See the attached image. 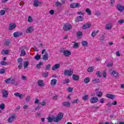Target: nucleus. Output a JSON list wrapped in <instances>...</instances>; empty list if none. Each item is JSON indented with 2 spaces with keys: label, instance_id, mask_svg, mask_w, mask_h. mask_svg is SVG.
I'll return each instance as SVG.
<instances>
[{
  "label": "nucleus",
  "instance_id": "obj_1",
  "mask_svg": "<svg viewBox=\"0 0 124 124\" xmlns=\"http://www.w3.org/2000/svg\"><path fill=\"white\" fill-rule=\"evenodd\" d=\"M54 117V123H59L60 121H62V118H63V113L60 112L57 114L56 116Z\"/></svg>",
  "mask_w": 124,
  "mask_h": 124
},
{
  "label": "nucleus",
  "instance_id": "obj_2",
  "mask_svg": "<svg viewBox=\"0 0 124 124\" xmlns=\"http://www.w3.org/2000/svg\"><path fill=\"white\" fill-rule=\"evenodd\" d=\"M60 52L61 53H63V56L64 57H69L70 55H71V51L69 50H65L64 48H62Z\"/></svg>",
  "mask_w": 124,
  "mask_h": 124
},
{
  "label": "nucleus",
  "instance_id": "obj_3",
  "mask_svg": "<svg viewBox=\"0 0 124 124\" xmlns=\"http://www.w3.org/2000/svg\"><path fill=\"white\" fill-rule=\"evenodd\" d=\"M63 29L65 31H68L72 30V25L69 23H65L63 26Z\"/></svg>",
  "mask_w": 124,
  "mask_h": 124
},
{
  "label": "nucleus",
  "instance_id": "obj_4",
  "mask_svg": "<svg viewBox=\"0 0 124 124\" xmlns=\"http://www.w3.org/2000/svg\"><path fill=\"white\" fill-rule=\"evenodd\" d=\"M64 74L65 76H71L73 74V70L72 69L65 70L64 71Z\"/></svg>",
  "mask_w": 124,
  "mask_h": 124
},
{
  "label": "nucleus",
  "instance_id": "obj_5",
  "mask_svg": "<svg viewBox=\"0 0 124 124\" xmlns=\"http://www.w3.org/2000/svg\"><path fill=\"white\" fill-rule=\"evenodd\" d=\"M16 115L12 114L9 117L7 121L8 123H12L16 119Z\"/></svg>",
  "mask_w": 124,
  "mask_h": 124
},
{
  "label": "nucleus",
  "instance_id": "obj_6",
  "mask_svg": "<svg viewBox=\"0 0 124 124\" xmlns=\"http://www.w3.org/2000/svg\"><path fill=\"white\" fill-rule=\"evenodd\" d=\"M46 52V49H43L42 51V55L45 53V54L43 56V60H44V61H47V60H48V53Z\"/></svg>",
  "mask_w": 124,
  "mask_h": 124
},
{
  "label": "nucleus",
  "instance_id": "obj_7",
  "mask_svg": "<svg viewBox=\"0 0 124 124\" xmlns=\"http://www.w3.org/2000/svg\"><path fill=\"white\" fill-rule=\"evenodd\" d=\"M91 103L94 104L98 102V97L96 96H93L90 99Z\"/></svg>",
  "mask_w": 124,
  "mask_h": 124
},
{
  "label": "nucleus",
  "instance_id": "obj_8",
  "mask_svg": "<svg viewBox=\"0 0 124 124\" xmlns=\"http://www.w3.org/2000/svg\"><path fill=\"white\" fill-rule=\"evenodd\" d=\"M80 6L79 3H72L70 5V8H77Z\"/></svg>",
  "mask_w": 124,
  "mask_h": 124
},
{
  "label": "nucleus",
  "instance_id": "obj_9",
  "mask_svg": "<svg viewBox=\"0 0 124 124\" xmlns=\"http://www.w3.org/2000/svg\"><path fill=\"white\" fill-rule=\"evenodd\" d=\"M116 9H117V10L120 12H123L124 11V6L121 4H118L116 6Z\"/></svg>",
  "mask_w": 124,
  "mask_h": 124
},
{
  "label": "nucleus",
  "instance_id": "obj_10",
  "mask_svg": "<svg viewBox=\"0 0 124 124\" xmlns=\"http://www.w3.org/2000/svg\"><path fill=\"white\" fill-rule=\"evenodd\" d=\"M34 31V28H33V26H30L28 27L26 31V33H31Z\"/></svg>",
  "mask_w": 124,
  "mask_h": 124
},
{
  "label": "nucleus",
  "instance_id": "obj_11",
  "mask_svg": "<svg viewBox=\"0 0 124 124\" xmlns=\"http://www.w3.org/2000/svg\"><path fill=\"white\" fill-rule=\"evenodd\" d=\"M14 95H15L16 97H19V98H20V99H22V98H24V97H25L24 95L22 94L19 93H15Z\"/></svg>",
  "mask_w": 124,
  "mask_h": 124
},
{
  "label": "nucleus",
  "instance_id": "obj_12",
  "mask_svg": "<svg viewBox=\"0 0 124 124\" xmlns=\"http://www.w3.org/2000/svg\"><path fill=\"white\" fill-rule=\"evenodd\" d=\"M57 82H58L57 79H52L50 82L51 86H52V87H55V86L57 85Z\"/></svg>",
  "mask_w": 124,
  "mask_h": 124
},
{
  "label": "nucleus",
  "instance_id": "obj_13",
  "mask_svg": "<svg viewBox=\"0 0 124 124\" xmlns=\"http://www.w3.org/2000/svg\"><path fill=\"white\" fill-rule=\"evenodd\" d=\"M106 96L108 98H109V99H114L116 98V95L112 94H107Z\"/></svg>",
  "mask_w": 124,
  "mask_h": 124
},
{
  "label": "nucleus",
  "instance_id": "obj_14",
  "mask_svg": "<svg viewBox=\"0 0 124 124\" xmlns=\"http://www.w3.org/2000/svg\"><path fill=\"white\" fill-rule=\"evenodd\" d=\"M40 4H41V2L39 1L38 0H34V6H35V7H38Z\"/></svg>",
  "mask_w": 124,
  "mask_h": 124
},
{
  "label": "nucleus",
  "instance_id": "obj_15",
  "mask_svg": "<svg viewBox=\"0 0 124 124\" xmlns=\"http://www.w3.org/2000/svg\"><path fill=\"white\" fill-rule=\"evenodd\" d=\"M61 66V65L60 64H56L54 66H52V69L53 71H56L57 69H59Z\"/></svg>",
  "mask_w": 124,
  "mask_h": 124
},
{
  "label": "nucleus",
  "instance_id": "obj_16",
  "mask_svg": "<svg viewBox=\"0 0 124 124\" xmlns=\"http://www.w3.org/2000/svg\"><path fill=\"white\" fill-rule=\"evenodd\" d=\"M15 28H16V24L15 23H12L9 25V29L10 31H13Z\"/></svg>",
  "mask_w": 124,
  "mask_h": 124
},
{
  "label": "nucleus",
  "instance_id": "obj_17",
  "mask_svg": "<svg viewBox=\"0 0 124 124\" xmlns=\"http://www.w3.org/2000/svg\"><path fill=\"white\" fill-rule=\"evenodd\" d=\"M111 75L115 78H118L119 76V73L116 71H113L111 73Z\"/></svg>",
  "mask_w": 124,
  "mask_h": 124
},
{
  "label": "nucleus",
  "instance_id": "obj_18",
  "mask_svg": "<svg viewBox=\"0 0 124 124\" xmlns=\"http://www.w3.org/2000/svg\"><path fill=\"white\" fill-rule=\"evenodd\" d=\"M2 93L3 97H5V98H6V97L8 96V91L5 90H3L2 91Z\"/></svg>",
  "mask_w": 124,
  "mask_h": 124
},
{
  "label": "nucleus",
  "instance_id": "obj_19",
  "mask_svg": "<svg viewBox=\"0 0 124 124\" xmlns=\"http://www.w3.org/2000/svg\"><path fill=\"white\" fill-rule=\"evenodd\" d=\"M37 84L39 87H44V80H39L38 81Z\"/></svg>",
  "mask_w": 124,
  "mask_h": 124
},
{
  "label": "nucleus",
  "instance_id": "obj_20",
  "mask_svg": "<svg viewBox=\"0 0 124 124\" xmlns=\"http://www.w3.org/2000/svg\"><path fill=\"white\" fill-rule=\"evenodd\" d=\"M72 78L74 81H79L80 79V77L77 75H73L72 76Z\"/></svg>",
  "mask_w": 124,
  "mask_h": 124
},
{
  "label": "nucleus",
  "instance_id": "obj_21",
  "mask_svg": "<svg viewBox=\"0 0 124 124\" xmlns=\"http://www.w3.org/2000/svg\"><path fill=\"white\" fill-rule=\"evenodd\" d=\"M91 24L86 23L83 26L82 29L83 30H86V29H89V28H91Z\"/></svg>",
  "mask_w": 124,
  "mask_h": 124
},
{
  "label": "nucleus",
  "instance_id": "obj_22",
  "mask_svg": "<svg viewBox=\"0 0 124 124\" xmlns=\"http://www.w3.org/2000/svg\"><path fill=\"white\" fill-rule=\"evenodd\" d=\"M77 22H82V21H84V17L81 16H79L76 17Z\"/></svg>",
  "mask_w": 124,
  "mask_h": 124
},
{
  "label": "nucleus",
  "instance_id": "obj_23",
  "mask_svg": "<svg viewBox=\"0 0 124 124\" xmlns=\"http://www.w3.org/2000/svg\"><path fill=\"white\" fill-rule=\"evenodd\" d=\"M73 47L75 49H77L79 47V44L78 43H76V42H73Z\"/></svg>",
  "mask_w": 124,
  "mask_h": 124
},
{
  "label": "nucleus",
  "instance_id": "obj_24",
  "mask_svg": "<svg viewBox=\"0 0 124 124\" xmlns=\"http://www.w3.org/2000/svg\"><path fill=\"white\" fill-rule=\"evenodd\" d=\"M62 106L65 107H69L70 106V103L69 102H65L62 103Z\"/></svg>",
  "mask_w": 124,
  "mask_h": 124
},
{
  "label": "nucleus",
  "instance_id": "obj_25",
  "mask_svg": "<svg viewBox=\"0 0 124 124\" xmlns=\"http://www.w3.org/2000/svg\"><path fill=\"white\" fill-rule=\"evenodd\" d=\"M112 27L113 26L112 25V24L109 23V24H107L105 28L106 30H111Z\"/></svg>",
  "mask_w": 124,
  "mask_h": 124
},
{
  "label": "nucleus",
  "instance_id": "obj_26",
  "mask_svg": "<svg viewBox=\"0 0 124 124\" xmlns=\"http://www.w3.org/2000/svg\"><path fill=\"white\" fill-rule=\"evenodd\" d=\"M90 98V96L89 95H85L83 96H82V99L84 101H87V100H89Z\"/></svg>",
  "mask_w": 124,
  "mask_h": 124
},
{
  "label": "nucleus",
  "instance_id": "obj_27",
  "mask_svg": "<svg viewBox=\"0 0 124 124\" xmlns=\"http://www.w3.org/2000/svg\"><path fill=\"white\" fill-rule=\"evenodd\" d=\"M96 96H98V97H102V96L103 95V93L101 92H96Z\"/></svg>",
  "mask_w": 124,
  "mask_h": 124
},
{
  "label": "nucleus",
  "instance_id": "obj_28",
  "mask_svg": "<svg viewBox=\"0 0 124 124\" xmlns=\"http://www.w3.org/2000/svg\"><path fill=\"white\" fill-rule=\"evenodd\" d=\"M90 80H91V79L90 78L87 77L84 78V82L85 84H89V83H90Z\"/></svg>",
  "mask_w": 124,
  "mask_h": 124
},
{
  "label": "nucleus",
  "instance_id": "obj_29",
  "mask_svg": "<svg viewBox=\"0 0 124 124\" xmlns=\"http://www.w3.org/2000/svg\"><path fill=\"white\" fill-rule=\"evenodd\" d=\"M47 120H48V123H52L54 122V117H48L47 118Z\"/></svg>",
  "mask_w": 124,
  "mask_h": 124
},
{
  "label": "nucleus",
  "instance_id": "obj_30",
  "mask_svg": "<svg viewBox=\"0 0 124 124\" xmlns=\"http://www.w3.org/2000/svg\"><path fill=\"white\" fill-rule=\"evenodd\" d=\"M83 35V33L82 32V31H78L77 32V36H78V37L80 38L81 37V36H82Z\"/></svg>",
  "mask_w": 124,
  "mask_h": 124
},
{
  "label": "nucleus",
  "instance_id": "obj_31",
  "mask_svg": "<svg viewBox=\"0 0 124 124\" xmlns=\"http://www.w3.org/2000/svg\"><path fill=\"white\" fill-rule=\"evenodd\" d=\"M81 44L84 47H87L88 46V42L87 41H83L81 42Z\"/></svg>",
  "mask_w": 124,
  "mask_h": 124
},
{
  "label": "nucleus",
  "instance_id": "obj_32",
  "mask_svg": "<svg viewBox=\"0 0 124 124\" xmlns=\"http://www.w3.org/2000/svg\"><path fill=\"white\" fill-rule=\"evenodd\" d=\"M21 33H19L18 32H15L14 33V37H19V36H21Z\"/></svg>",
  "mask_w": 124,
  "mask_h": 124
},
{
  "label": "nucleus",
  "instance_id": "obj_33",
  "mask_svg": "<svg viewBox=\"0 0 124 124\" xmlns=\"http://www.w3.org/2000/svg\"><path fill=\"white\" fill-rule=\"evenodd\" d=\"M29 63H30L28 61H27L25 62H24L23 64L24 68H28V66H29Z\"/></svg>",
  "mask_w": 124,
  "mask_h": 124
},
{
  "label": "nucleus",
  "instance_id": "obj_34",
  "mask_svg": "<svg viewBox=\"0 0 124 124\" xmlns=\"http://www.w3.org/2000/svg\"><path fill=\"white\" fill-rule=\"evenodd\" d=\"M28 23H32V22H33V18H32V17L29 16L28 18Z\"/></svg>",
  "mask_w": 124,
  "mask_h": 124
},
{
  "label": "nucleus",
  "instance_id": "obj_35",
  "mask_svg": "<svg viewBox=\"0 0 124 124\" xmlns=\"http://www.w3.org/2000/svg\"><path fill=\"white\" fill-rule=\"evenodd\" d=\"M85 12H86V13H87V14H88V15H92V11H91L90 9L87 8L85 10Z\"/></svg>",
  "mask_w": 124,
  "mask_h": 124
},
{
  "label": "nucleus",
  "instance_id": "obj_36",
  "mask_svg": "<svg viewBox=\"0 0 124 124\" xmlns=\"http://www.w3.org/2000/svg\"><path fill=\"white\" fill-rule=\"evenodd\" d=\"M21 57H23V56H26V51L24 49H22L20 53Z\"/></svg>",
  "mask_w": 124,
  "mask_h": 124
},
{
  "label": "nucleus",
  "instance_id": "obj_37",
  "mask_svg": "<svg viewBox=\"0 0 124 124\" xmlns=\"http://www.w3.org/2000/svg\"><path fill=\"white\" fill-rule=\"evenodd\" d=\"M96 75L98 77H100V78L102 77V74L101 73V72H100V71L96 72Z\"/></svg>",
  "mask_w": 124,
  "mask_h": 124
},
{
  "label": "nucleus",
  "instance_id": "obj_38",
  "mask_svg": "<svg viewBox=\"0 0 124 124\" xmlns=\"http://www.w3.org/2000/svg\"><path fill=\"white\" fill-rule=\"evenodd\" d=\"M9 53V50H2L1 52L2 55H7Z\"/></svg>",
  "mask_w": 124,
  "mask_h": 124
},
{
  "label": "nucleus",
  "instance_id": "obj_39",
  "mask_svg": "<svg viewBox=\"0 0 124 124\" xmlns=\"http://www.w3.org/2000/svg\"><path fill=\"white\" fill-rule=\"evenodd\" d=\"M98 32V31H93L91 34V36H92V37H94L95 36H96V34H97Z\"/></svg>",
  "mask_w": 124,
  "mask_h": 124
},
{
  "label": "nucleus",
  "instance_id": "obj_40",
  "mask_svg": "<svg viewBox=\"0 0 124 124\" xmlns=\"http://www.w3.org/2000/svg\"><path fill=\"white\" fill-rule=\"evenodd\" d=\"M69 82H70V80H69V79H68V78H67V79H65L63 80L62 83L63 84H67V83H69Z\"/></svg>",
  "mask_w": 124,
  "mask_h": 124
},
{
  "label": "nucleus",
  "instance_id": "obj_41",
  "mask_svg": "<svg viewBox=\"0 0 124 124\" xmlns=\"http://www.w3.org/2000/svg\"><path fill=\"white\" fill-rule=\"evenodd\" d=\"M41 65H43V62H39V63H38L36 65V67L37 68H38V69H39V68H40V66H41Z\"/></svg>",
  "mask_w": 124,
  "mask_h": 124
},
{
  "label": "nucleus",
  "instance_id": "obj_42",
  "mask_svg": "<svg viewBox=\"0 0 124 124\" xmlns=\"http://www.w3.org/2000/svg\"><path fill=\"white\" fill-rule=\"evenodd\" d=\"M93 83H99L100 81L98 78H95L92 80Z\"/></svg>",
  "mask_w": 124,
  "mask_h": 124
},
{
  "label": "nucleus",
  "instance_id": "obj_43",
  "mask_svg": "<svg viewBox=\"0 0 124 124\" xmlns=\"http://www.w3.org/2000/svg\"><path fill=\"white\" fill-rule=\"evenodd\" d=\"M68 93H72L73 92V88L72 87H69L66 90Z\"/></svg>",
  "mask_w": 124,
  "mask_h": 124
},
{
  "label": "nucleus",
  "instance_id": "obj_44",
  "mask_svg": "<svg viewBox=\"0 0 124 124\" xmlns=\"http://www.w3.org/2000/svg\"><path fill=\"white\" fill-rule=\"evenodd\" d=\"M88 72H93V68L92 67H89L87 69Z\"/></svg>",
  "mask_w": 124,
  "mask_h": 124
},
{
  "label": "nucleus",
  "instance_id": "obj_45",
  "mask_svg": "<svg viewBox=\"0 0 124 124\" xmlns=\"http://www.w3.org/2000/svg\"><path fill=\"white\" fill-rule=\"evenodd\" d=\"M41 56L39 54H37L35 57L34 59L36 61H38V60H40Z\"/></svg>",
  "mask_w": 124,
  "mask_h": 124
},
{
  "label": "nucleus",
  "instance_id": "obj_46",
  "mask_svg": "<svg viewBox=\"0 0 124 124\" xmlns=\"http://www.w3.org/2000/svg\"><path fill=\"white\" fill-rule=\"evenodd\" d=\"M4 14H5V11L1 10L0 11V16H3V15H4Z\"/></svg>",
  "mask_w": 124,
  "mask_h": 124
},
{
  "label": "nucleus",
  "instance_id": "obj_47",
  "mask_svg": "<svg viewBox=\"0 0 124 124\" xmlns=\"http://www.w3.org/2000/svg\"><path fill=\"white\" fill-rule=\"evenodd\" d=\"M80 102V101H79V99H77L76 100H74L72 102V103L73 104H75V103H79Z\"/></svg>",
  "mask_w": 124,
  "mask_h": 124
},
{
  "label": "nucleus",
  "instance_id": "obj_48",
  "mask_svg": "<svg viewBox=\"0 0 124 124\" xmlns=\"http://www.w3.org/2000/svg\"><path fill=\"white\" fill-rule=\"evenodd\" d=\"M10 82H11V78H9L6 80H5V82L6 83V84H10Z\"/></svg>",
  "mask_w": 124,
  "mask_h": 124
},
{
  "label": "nucleus",
  "instance_id": "obj_49",
  "mask_svg": "<svg viewBox=\"0 0 124 124\" xmlns=\"http://www.w3.org/2000/svg\"><path fill=\"white\" fill-rule=\"evenodd\" d=\"M4 73H5V69H0V74H4Z\"/></svg>",
  "mask_w": 124,
  "mask_h": 124
},
{
  "label": "nucleus",
  "instance_id": "obj_50",
  "mask_svg": "<svg viewBox=\"0 0 124 124\" xmlns=\"http://www.w3.org/2000/svg\"><path fill=\"white\" fill-rule=\"evenodd\" d=\"M50 68H51V65H50V64H48L46 66L45 69L46 70H49Z\"/></svg>",
  "mask_w": 124,
  "mask_h": 124
},
{
  "label": "nucleus",
  "instance_id": "obj_51",
  "mask_svg": "<svg viewBox=\"0 0 124 124\" xmlns=\"http://www.w3.org/2000/svg\"><path fill=\"white\" fill-rule=\"evenodd\" d=\"M48 73H44L42 74L43 77L47 78L48 77Z\"/></svg>",
  "mask_w": 124,
  "mask_h": 124
},
{
  "label": "nucleus",
  "instance_id": "obj_52",
  "mask_svg": "<svg viewBox=\"0 0 124 124\" xmlns=\"http://www.w3.org/2000/svg\"><path fill=\"white\" fill-rule=\"evenodd\" d=\"M34 103L35 104H38V105H39V104H40V101L37 99H36Z\"/></svg>",
  "mask_w": 124,
  "mask_h": 124
},
{
  "label": "nucleus",
  "instance_id": "obj_53",
  "mask_svg": "<svg viewBox=\"0 0 124 124\" xmlns=\"http://www.w3.org/2000/svg\"><path fill=\"white\" fill-rule=\"evenodd\" d=\"M1 65H7L8 63H7L6 62H5L4 61H1L0 62Z\"/></svg>",
  "mask_w": 124,
  "mask_h": 124
},
{
  "label": "nucleus",
  "instance_id": "obj_54",
  "mask_svg": "<svg viewBox=\"0 0 124 124\" xmlns=\"http://www.w3.org/2000/svg\"><path fill=\"white\" fill-rule=\"evenodd\" d=\"M0 109H1V110H3V109H4V108H5V106L4 105V104H1L0 105Z\"/></svg>",
  "mask_w": 124,
  "mask_h": 124
},
{
  "label": "nucleus",
  "instance_id": "obj_55",
  "mask_svg": "<svg viewBox=\"0 0 124 124\" xmlns=\"http://www.w3.org/2000/svg\"><path fill=\"white\" fill-rule=\"evenodd\" d=\"M30 100H31V96H27L26 98V101H27V102H29Z\"/></svg>",
  "mask_w": 124,
  "mask_h": 124
},
{
  "label": "nucleus",
  "instance_id": "obj_56",
  "mask_svg": "<svg viewBox=\"0 0 124 124\" xmlns=\"http://www.w3.org/2000/svg\"><path fill=\"white\" fill-rule=\"evenodd\" d=\"M41 106H45L46 105V102L45 101H43L40 103Z\"/></svg>",
  "mask_w": 124,
  "mask_h": 124
},
{
  "label": "nucleus",
  "instance_id": "obj_57",
  "mask_svg": "<svg viewBox=\"0 0 124 124\" xmlns=\"http://www.w3.org/2000/svg\"><path fill=\"white\" fill-rule=\"evenodd\" d=\"M104 100H105V99L103 98L100 99L99 100L100 103H101L102 104H103V103H104Z\"/></svg>",
  "mask_w": 124,
  "mask_h": 124
},
{
  "label": "nucleus",
  "instance_id": "obj_58",
  "mask_svg": "<svg viewBox=\"0 0 124 124\" xmlns=\"http://www.w3.org/2000/svg\"><path fill=\"white\" fill-rule=\"evenodd\" d=\"M108 67H111V66H113V62H110L107 65Z\"/></svg>",
  "mask_w": 124,
  "mask_h": 124
},
{
  "label": "nucleus",
  "instance_id": "obj_59",
  "mask_svg": "<svg viewBox=\"0 0 124 124\" xmlns=\"http://www.w3.org/2000/svg\"><path fill=\"white\" fill-rule=\"evenodd\" d=\"M17 62H18V63H22V62H23V59L22 58H18L17 59Z\"/></svg>",
  "mask_w": 124,
  "mask_h": 124
},
{
  "label": "nucleus",
  "instance_id": "obj_60",
  "mask_svg": "<svg viewBox=\"0 0 124 124\" xmlns=\"http://www.w3.org/2000/svg\"><path fill=\"white\" fill-rule=\"evenodd\" d=\"M99 108V107L97 106L93 107V109L94 110V111H97V110H98Z\"/></svg>",
  "mask_w": 124,
  "mask_h": 124
},
{
  "label": "nucleus",
  "instance_id": "obj_61",
  "mask_svg": "<svg viewBox=\"0 0 124 124\" xmlns=\"http://www.w3.org/2000/svg\"><path fill=\"white\" fill-rule=\"evenodd\" d=\"M55 5L56 6H61V5H62V3H61L59 1H57L56 3H55Z\"/></svg>",
  "mask_w": 124,
  "mask_h": 124
},
{
  "label": "nucleus",
  "instance_id": "obj_62",
  "mask_svg": "<svg viewBox=\"0 0 124 124\" xmlns=\"http://www.w3.org/2000/svg\"><path fill=\"white\" fill-rule=\"evenodd\" d=\"M95 15L96 16H100V12H99V11H95Z\"/></svg>",
  "mask_w": 124,
  "mask_h": 124
},
{
  "label": "nucleus",
  "instance_id": "obj_63",
  "mask_svg": "<svg viewBox=\"0 0 124 124\" xmlns=\"http://www.w3.org/2000/svg\"><path fill=\"white\" fill-rule=\"evenodd\" d=\"M49 13L50 14V15H54V10H51L49 11Z\"/></svg>",
  "mask_w": 124,
  "mask_h": 124
},
{
  "label": "nucleus",
  "instance_id": "obj_64",
  "mask_svg": "<svg viewBox=\"0 0 124 124\" xmlns=\"http://www.w3.org/2000/svg\"><path fill=\"white\" fill-rule=\"evenodd\" d=\"M118 22V23H119V24H124V19H121V20H119Z\"/></svg>",
  "mask_w": 124,
  "mask_h": 124
}]
</instances>
